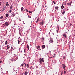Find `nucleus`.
I'll return each mask as SVG.
<instances>
[{
	"mask_svg": "<svg viewBox=\"0 0 75 75\" xmlns=\"http://www.w3.org/2000/svg\"><path fill=\"white\" fill-rule=\"evenodd\" d=\"M44 62V60H43V58H40L39 59V63H40V64H42V62Z\"/></svg>",
	"mask_w": 75,
	"mask_h": 75,
	"instance_id": "1",
	"label": "nucleus"
},
{
	"mask_svg": "<svg viewBox=\"0 0 75 75\" xmlns=\"http://www.w3.org/2000/svg\"><path fill=\"white\" fill-rule=\"evenodd\" d=\"M66 67V66H65V65H64V64H62V68H63V69H64V70L65 71V67Z\"/></svg>",
	"mask_w": 75,
	"mask_h": 75,
	"instance_id": "2",
	"label": "nucleus"
},
{
	"mask_svg": "<svg viewBox=\"0 0 75 75\" xmlns=\"http://www.w3.org/2000/svg\"><path fill=\"white\" fill-rule=\"evenodd\" d=\"M53 42V39L52 38H50V39H49V42H50V43H52V42Z\"/></svg>",
	"mask_w": 75,
	"mask_h": 75,
	"instance_id": "3",
	"label": "nucleus"
},
{
	"mask_svg": "<svg viewBox=\"0 0 75 75\" xmlns=\"http://www.w3.org/2000/svg\"><path fill=\"white\" fill-rule=\"evenodd\" d=\"M5 8H6V6H3L2 11H4V10H5Z\"/></svg>",
	"mask_w": 75,
	"mask_h": 75,
	"instance_id": "4",
	"label": "nucleus"
},
{
	"mask_svg": "<svg viewBox=\"0 0 75 75\" xmlns=\"http://www.w3.org/2000/svg\"><path fill=\"white\" fill-rule=\"evenodd\" d=\"M4 23L5 24V25H6V26H8L9 25V24L7 22Z\"/></svg>",
	"mask_w": 75,
	"mask_h": 75,
	"instance_id": "5",
	"label": "nucleus"
},
{
	"mask_svg": "<svg viewBox=\"0 0 75 75\" xmlns=\"http://www.w3.org/2000/svg\"><path fill=\"white\" fill-rule=\"evenodd\" d=\"M43 20H42V22H41L40 23H39V25H43Z\"/></svg>",
	"mask_w": 75,
	"mask_h": 75,
	"instance_id": "6",
	"label": "nucleus"
},
{
	"mask_svg": "<svg viewBox=\"0 0 75 75\" xmlns=\"http://www.w3.org/2000/svg\"><path fill=\"white\" fill-rule=\"evenodd\" d=\"M45 46L44 45H42V49H45Z\"/></svg>",
	"mask_w": 75,
	"mask_h": 75,
	"instance_id": "7",
	"label": "nucleus"
},
{
	"mask_svg": "<svg viewBox=\"0 0 75 75\" xmlns=\"http://www.w3.org/2000/svg\"><path fill=\"white\" fill-rule=\"evenodd\" d=\"M24 9V8H23V7H21V8L20 10H21V11H23V9Z\"/></svg>",
	"mask_w": 75,
	"mask_h": 75,
	"instance_id": "8",
	"label": "nucleus"
},
{
	"mask_svg": "<svg viewBox=\"0 0 75 75\" xmlns=\"http://www.w3.org/2000/svg\"><path fill=\"white\" fill-rule=\"evenodd\" d=\"M64 36V38H66V34L65 33H64V34H63L62 35V36Z\"/></svg>",
	"mask_w": 75,
	"mask_h": 75,
	"instance_id": "9",
	"label": "nucleus"
},
{
	"mask_svg": "<svg viewBox=\"0 0 75 75\" xmlns=\"http://www.w3.org/2000/svg\"><path fill=\"white\" fill-rule=\"evenodd\" d=\"M26 67H27V68H29V64H26Z\"/></svg>",
	"mask_w": 75,
	"mask_h": 75,
	"instance_id": "10",
	"label": "nucleus"
},
{
	"mask_svg": "<svg viewBox=\"0 0 75 75\" xmlns=\"http://www.w3.org/2000/svg\"><path fill=\"white\" fill-rule=\"evenodd\" d=\"M26 48L28 49V50H29V45H27V46Z\"/></svg>",
	"mask_w": 75,
	"mask_h": 75,
	"instance_id": "11",
	"label": "nucleus"
},
{
	"mask_svg": "<svg viewBox=\"0 0 75 75\" xmlns=\"http://www.w3.org/2000/svg\"><path fill=\"white\" fill-rule=\"evenodd\" d=\"M55 9V10H58V7H55V8H54Z\"/></svg>",
	"mask_w": 75,
	"mask_h": 75,
	"instance_id": "12",
	"label": "nucleus"
},
{
	"mask_svg": "<svg viewBox=\"0 0 75 75\" xmlns=\"http://www.w3.org/2000/svg\"><path fill=\"white\" fill-rule=\"evenodd\" d=\"M64 8V6L63 5H62V6H61V8H62V9Z\"/></svg>",
	"mask_w": 75,
	"mask_h": 75,
	"instance_id": "13",
	"label": "nucleus"
},
{
	"mask_svg": "<svg viewBox=\"0 0 75 75\" xmlns=\"http://www.w3.org/2000/svg\"><path fill=\"white\" fill-rule=\"evenodd\" d=\"M36 47H37V49H40V47L39 46H37Z\"/></svg>",
	"mask_w": 75,
	"mask_h": 75,
	"instance_id": "14",
	"label": "nucleus"
},
{
	"mask_svg": "<svg viewBox=\"0 0 75 75\" xmlns=\"http://www.w3.org/2000/svg\"><path fill=\"white\" fill-rule=\"evenodd\" d=\"M28 74V72H26V71H25V75H27V74Z\"/></svg>",
	"mask_w": 75,
	"mask_h": 75,
	"instance_id": "15",
	"label": "nucleus"
},
{
	"mask_svg": "<svg viewBox=\"0 0 75 75\" xmlns=\"http://www.w3.org/2000/svg\"><path fill=\"white\" fill-rule=\"evenodd\" d=\"M6 48H7V49H9V45L6 46Z\"/></svg>",
	"mask_w": 75,
	"mask_h": 75,
	"instance_id": "16",
	"label": "nucleus"
},
{
	"mask_svg": "<svg viewBox=\"0 0 75 75\" xmlns=\"http://www.w3.org/2000/svg\"><path fill=\"white\" fill-rule=\"evenodd\" d=\"M38 20H39V18H38V19H37V20H36V23H38Z\"/></svg>",
	"mask_w": 75,
	"mask_h": 75,
	"instance_id": "17",
	"label": "nucleus"
},
{
	"mask_svg": "<svg viewBox=\"0 0 75 75\" xmlns=\"http://www.w3.org/2000/svg\"><path fill=\"white\" fill-rule=\"evenodd\" d=\"M9 6V4H8V2H6V6L8 7Z\"/></svg>",
	"mask_w": 75,
	"mask_h": 75,
	"instance_id": "18",
	"label": "nucleus"
},
{
	"mask_svg": "<svg viewBox=\"0 0 75 75\" xmlns=\"http://www.w3.org/2000/svg\"><path fill=\"white\" fill-rule=\"evenodd\" d=\"M3 16H0V19H3Z\"/></svg>",
	"mask_w": 75,
	"mask_h": 75,
	"instance_id": "19",
	"label": "nucleus"
},
{
	"mask_svg": "<svg viewBox=\"0 0 75 75\" xmlns=\"http://www.w3.org/2000/svg\"><path fill=\"white\" fill-rule=\"evenodd\" d=\"M9 16V15H8V14H6V17H8Z\"/></svg>",
	"mask_w": 75,
	"mask_h": 75,
	"instance_id": "20",
	"label": "nucleus"
},
{
	"mask_svg": "<svg viewBox=\"0 0 75 75\" xmlns=\"http://www.w3.org/2000/svg\"><path fill=\"white\" fill-rule=\"evenodd\" d=\"M13 8V6L12 5L10 6V9H12Z\"/></svg>",
	"mask_w": 75,
	"mask_h": 75,
	"instance_id": "21",
	"label": "nucleus"
},
{
	"mask_svg": "<svg viewBox=\"0 0 75 75\" xmlns=\"http://www.w3.org/2000/svg\"><path fill=\"white\" fill-rule=\"evenodd\" d=\"M15 16V14H12V16L13 17H14V16Z\"/></svg>",
	"mask_w": 75,
	"mask_h": 75,
	"instance_id": "22",
	"label": "nucleus"
},
{
	"mask_svg": "<svg viewBox=\"0 0 75 75\" xmlns=\"http://www.w3.org/2000/svg\"><path fill=\"white\" fill-rule=\"evenodd\" d=\"M24 64H25V63H23V64H21V66H23V65H24Z\"/></svg>",
	"mask_w": 75,
	"mask_h": 75,
	"instance_id": "23",
	"label": "nucleus"
},
{
	"mask_svg": "<svg viewBox=\"0 0 75 75\" xmlns=\"http://www.w3.org/2000/svg\"><path fill=\"white\" fill-rule=\"evenodd\" d=\"M6 44H7V41H6L5 42V45Z\"/></svg>",
	"mask_w": 75,
	"mask_h": 75,
	"instance_id": "24",
	"label": "nucleus"
},
{
	"mask_svg": "<svg viewBox=\"0 0 75 75\" xmlns=\"http://www.w3.org/2000/svg\"><path fill=\"white\" fill-rule=\"evenodd\" d=\"M72 25L71 23H70V24H69V25L70 26H71Z\"/></svg>",
	"mask_w": 75,
	"mask_h": 75,
	"instance_id": "25",
	"label": "nucleus"
},
{
	"mask_svg": "<svg viewBox=\"0 0 75 75\" xmlns=\"http://www.w3.org/2000/svg\"><path fill=\"white\" fill-rule=\"evenodd\" d=\"M28 12H29V13H32V12H31L30 11H28Z\"/></svg>",
	"mask_w": 75,
	"mask_h": 75,
	"instance_id": "26",
	"label": "nucleus"
},
{
	"mask_svg": "<svg viewBox=\"0 0 75 75\" xmlns=\"http://www.w3.org/2000/svg\"><path fill=\"white\" fill-rule=\"evenodd\" d=\"M9 12H10V13H11L12 12V11L11 10H10V11H9Z\"/></svg>",
	"mask_w": 75,
	"mask_h": 75,
	"instance_id": "27",
	"label": "nucleus"
},
{
	"mask_svg": "<svg viewBox=\"0 0 75 75\" xmlns=\"http://www.w3.org/2000/svg\"><path fill=\"white\" fill-rule=\"evenodd\" d=\"M42 41H44V38H42Z\"/></svg>",
	"mask_w": 75,
	"mask_h": 75,
	"instance_id": "28",
	"label": "nucleus"
},
{
	"mask_svg": "<svg viewBox=\"0 0 75 75\" xmlns=\"http://www.w3.org/2000/svg\"><path fill=\"white\" fill-rule=\"evenodd\" d=\"M64 13H65L64 11H63V12H62V14H63V15L64 14Z\"/></svg>",
	"mask_w": 75,
	"mask_h": 75,
	"instance_id": "29",
	"label": "nucleus"
},
{
	"mask_svg": "<svg viewBox=\"0 0 75 75\" xmlns=\"http://www.w3.org/2000/svg\"><path fill=\"white\" fill-rule=\"evenodd\" d=\"M19 42H20V41L19 40H18V44H19Z\"/></svg>",
	"mask_w": 75,
	"mask_h": 75,
	"instance_id": "30",
	"label": "nucleus"
},
{
	"mask_svg": "<svg viewBox=\"0 0 75 75\" xmlns=\"http://www.w3.org/2000/svg\"><path fill=\"white\" fill-rule=\"evenodd\" d=\"M65 59V57H64V56H63V59Z\"/></svg>",
	"mask_w": 75,
	"mask_h": 75,
	"instance_id": "31",
	"label": "nucleus"
},
{
	"mask_svg": "<svg viewBox=\"0 0 75 75\" xmlns=\"http://www.w3.org/2000/svg\"><path fill=\"white\" fill-rule=\"evenodd\" d=\"M56 32H57V33H58V30H57Z\"/></svg>",
	"mask_w": 75,
	"mask_h": 75,
	"instance_id": "32",
	"label": "nucleus"
},
{
	"mask_svg": "<svg viewBox=\"0 0 75 75\" xmlns=\"http://www.w3.org/2000/svg\"><path fill=\"white\" fill-rule=\"evenodd\" d=\"M25 11H26V12H29V11H28V10H27V9H25Z\"/></svg>",
	"mask_w": 75,
	"mask_h": 75,
	"instance_id": "33",
	"label": "nucleus"
},
{
	"mask_svg": "<svg viewBox=\"0 0 75 75\" xmlns=\"http://www.w3.org/2000/svg\"><path fill=\"white\" fill-rule=\"evenodd\" d=\"M72 3V2H70V3H69V5H71V4Z\"/></svg>",
	"mask_w": 75,
	"mask_h": 75,
	"instance_id": "34",
	"label": "nucleus"
},
{
	"mask_svg": "<svg viewBox=\"0 0 75 75\" xmlns=\"http://www.w3.org/2000/svg\"><path fill=\"white\" fill-rule=\"evenodd\" d=\"M53 3H54V4H55V2H54V1H53Z\"/></svg>",
	"mask_w": 75,
	"mask_h": 75,
	"instance_id": "35",
	"label": "nucleus"
},
{
	"mask_svg": "<svg viewBox=\"0 0 75 75\" xmlns=\"http://www.w3.org/2000/svg\"><path fill=\"white\" fill-rule=\"evenodd\" d=\"M29 18H31V16H29Z\"/></svg>",
	"mask_w": 75,
	"mask_h": 75,
	"instance_id": "36",
	"label": "nucleus"
},
{
	"mask_svg": "<svg viewBox=\"0 0 75 75\" xmlns=\"http://www.w3.org/2000/svg\"><path fill=\"white\" fill-rule=\"evenodd\" d=\"M63 74V72H62L61 73V75H62V74Z\"/></svg>",
	"mask_w": 75,
	"mask_h": 75,
	"instance_id": "37",
	"label": "nucleus"
},
{
	"mask_svg": "<svg viewBox=\"0 0 75 75\" xmlns=\"http://www.w3.org/2000/svg\"><path fill=\"white\" fill-rule=\"evenodd\" d=\"M67 5H69V3H67Z\"/></svg>",
	"mask_w": 75,
	"mask_h": 75,
	"instance_id": "38",
	"label": "nucleus"
},
{
	"mask_svg": "<svg viewBox=\"0 0 75 75\" xmlns=\"http://www.w3.org/2000/svg\"><path fill=\"white\" fill-rule=\"evenodd\" d=\"M1 63H2V61H0V63L1 64Z\"/></svg>",
	"mask_w": 75,
	"mask_h": 75,
	"instance_id": "39",
	"label": "nucleus"
},
{
	"mask_svg": "<svg viewBox=\"0 0 75 75\" xmlns=\"http://www.w3.org/2000/svg\"><path fill=\"white\" fill-rule=\"evenodd\" d=\"M1 2L0 1V5H1Z\"/></svg>",
	"mask_w": 75,
	"mask_h": 75,
	"instance_id": "40",
	"label": "nucleus"
},
{
	"mask_svg": "<svg viewBox=\"0 0 75 75\" xmlns=\"http://www.w3.org/2000/svg\"><path fill=\"white\" fill-rule=\"evenodd\" d=\"M66 72L65 71H64V73L65 74L66 73Z\"/></svg>",
	"mask_w": 75,
	"mask_h": 75,
	"instance_id": "41",
	"label": "nucleus"
},
{
	"mask_svg": "<svg viewBox=\"0 0 75 75\" xmlns=\"http://www.w3.org/2000/svg\"><path fill=\"white\" fill-rule=\"evenodd\" d=\"M25 52V49H24V52Z\"/></svg>",
	"mask_w": 75,
	"mask_h": 75,
	"instance_id": "42",
	"label": "nucleus"
},
{
	"mask_svg": "<svg viewBox=\"0 0 75 75\" xmlns=\"http://www.w3.org/2000/svg\"><path fill=\"white\" fill-rule=\"evenodd\" d=\"M26 66V64L25 65V66Z\"/></svg>",
	"mask_w": 75,
	"mask_h": 75,
	"instance_id": "43",
	"label": "nucleus"
},
{
	"mask_svg": "<svg viewBox=\"0 0 75 75\" xmlns=\"http://www.w3.org/2000/svg\"><path fill=\"white\" fill-rule=\"evenodd\" d=\"M50 58H52V56L51 57H50Z\"/></svg>",
	"mask_w": 75,
	"mask_h": 75,
	"instance_id": "44",
	"label": "nucleus"
},
{
	"mask_svg": "<svg viewBox=\"0 0 75 75\" xmlns=\"http://www.w3.org/2000/svg\"><path fill=\"white\" fill-rule=\"evenodd\" d=\"M31 69V68H29V69Z\"/></svg>",
	"mask_w": 75,
	"mask_h": 75,
	"instance_id": "45",
	"label": "nucleus"
},
{
	"mask_svg": "<svg viewBox=\"0 0 75 75\" xmlns=\"http://www.w3.org/2000/svg\"><path fill=\"white\" fill-rule=\"evenodd\" d=\"M54 57V56H53V57Z\"/></svg>",
	"mask_w": 75,
	"mask_h": 75,
	"instance_id": "46",
	"label": "nucleus"
},
{
	"mask_svg": "<svg viewBox=\"0 0 75 75\" xmlns=\"http://www.w3.org/2000/svg\"><path fill=\"white\" fill-rule=\"evenodd\" d=\"M55 55V54H54V55Z\"/></svg>",
	"mask_w": 75,
	"mask_h": 75,
	"instance_id": "47",
	"label": "nucleus"
}]
</instances>
